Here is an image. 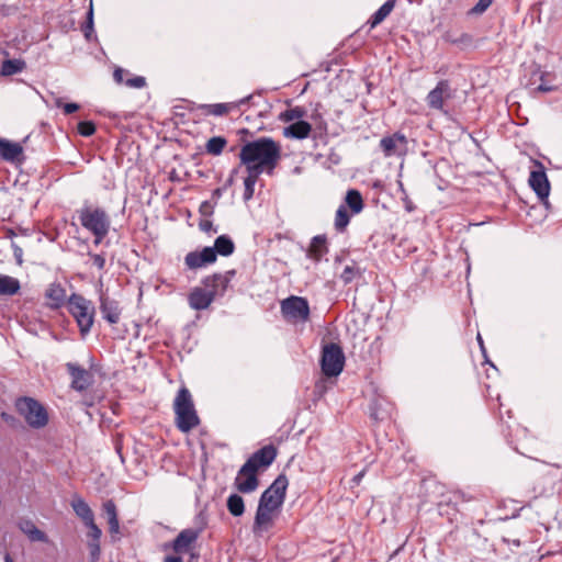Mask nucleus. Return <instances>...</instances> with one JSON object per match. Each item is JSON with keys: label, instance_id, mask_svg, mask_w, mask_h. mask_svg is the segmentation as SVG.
I'll use <instances>...</instances> for the list:
<instances>
[{"label": "nucleus", "instance_id": "nucleus-59", "mask_svg": "<svg viewBox=\"0 0 562 562\" xmlns=\"http://www.w3.org/2000/svg\"><path fill=\"white\" fill-rule=\"evenodd\" d=\"M162 562H184V561H183V558L181 555H177V554L171 553V554H167L164 558Z\"/></svg>", "mask_w": 562, "mask_h": 562}, {"label": "nucleus", "instance_id": "nucleus-35", "mask_svg": "<svg viewBox=\"0 0 562 562\" xmlns=\"http://www.w3.org/2000/svg\"><path fill=\"white\" fill-rule=\"evenodd\" d=\"M226 144H227V142L223 136H214L207 140V143L205 145V149H206L207 154L217 156V155L222 154Z\"/></svg>", "mask_w": 562, "mask_h": 562}, {"label": "nucleus", "instance_id": "nucleus-36", "mask_svg": "<svg viewBox=\"0 0 562 562\" xmlns=\"http://www.w3.org/2000/svg\"><path fill=\"white\" fill-rule=\"evenodd\" d=\"M350 222V216L345 206H339L335 216V227L338 232H342Z\"/></svg>", "mask_w": 562, "mask_h": 562}, {"label": "nucleus", "instance_id": "nucleus-49", "mask_svg": "<svg viewBox=\"0 0 562 562\" xmlns=\"http://www.w3.org/2000/svg\"><path fill=\"white\" fill-rule=\"evenodd\" d=\"M91 562H95L100 558V541H90L89 544Z\"/></svg>", "mask_w": 562, "mask_h": 562}, {"label": "nucleus", "instance_id": "nucleus-58", "mask_svg": "<svg viewBox=\"0 0 562 562\" xmlns=\"http://www.w3.org/2000/svg\"><path fill=\"white\" fill-rule=\"evenodd\" d=\"M456 38H458V36L451 32V31H447L443 35H442V40L447 43H450V44H453L457 42Z\"/></svg>", "mask_w": 562, "mask_h": 562}, {"label": "nucleus", "instance_id": "nucleus-51", "mask_svg": "<svg viewBox=\"0 0 562 562\" xmlns=\"http://www.w3.org/2000/svg\"><path fill=\"white\" fill-rule=\"evenodd\" d=\"M214 212V203L211 201H204L200 205V213L203 216H211Z\"/></svg>", "mask_w": 562, "mask_h": 562}, {"label": "nucleus", "instance_id": "nucleus-20", "mask_svg": "<svg viewBox=\"0 0 562 562\" xmlns=\"http://www.w3.org/2000/svg\"><path fill=\"white\" fill-rule=\"evenodd\" d=\"M328 252L327 238L325 235H316L312 238L306 256L315 262H319Z\"/></svg>", "mask_w": 562, "mask_h": 562}, {"label": "nucleus", "instance_id": "nucleus-26", "mask_svg": "<svg viewBox=\"0 0 562 562\" xmlns=\"http://www.w3.org/2000/svg\"><path fill=\"white\" fill-rule=\"evenodd\" d=\"M252 457L257 460L258 464L266 468L274 461L277 457V449L272 445H267L254 452Z\"/></svg>", "mask_w": 562, "mask_h": 562}, {"label": "nucleus", "instance_id": "nucleus-21", "mask_svg": "<svg viewBox=\"0 0 562 562\" xmlns=\"http://www.w3.org/2000/svg\"><path fill=\"white\" fill-rule=\"evenodd\" d=\"M312 125L306 121H296L283 128V136L291 139H305L310 136Z\"/></svg>", "mask_w": 562, "mask_h": 562}, {"label": "nucleus", "instance_id": "nucleus-22", "mask_svg": "<svg viewBox=\"0 0 562 562\" xmlns=\"http://www.w3.org/2000/svg\"><path fill=\"white\" fill-rule=\"evenodd\" d=\"M272 513L273 510L271 509L257 507L254 521V532L256 535H261L262 531H267L269 529L272 525Z\"/></svg>", "mask_w": 562, "mask_h": 562}, {"label": "nucleus", "instance_id": "nucleus-12", "mask_svg": "<svg viewBox=\"0 0 562 562\" xmlns=\"http://www.w3.org/2000/svg\"><path fill=\"white\" fill-rule=\"evenodd\" d=\"M535 169L530 171L528 183L538 199L549 198L550 182L547 177L546 168L539 160H533Z\"/></svg>", "mask_w": 562, "mask_h": 562}, {"label": "nucleus", "instance_id": "nucleus-25", "mask_svg": "<svg viewBox=\"0 0 562 562\" xmlns=\"http://www.w3.org/2000/svg\"><path fill=\"white\" fill-rule=\"evenodd\" d=\"M198 109L202 111L204 115L223 116L232 110H235V104L227 103H214V104H199Z\"/></svg>", "mask_w": 562, "mask_h": 562}, {"label": "nucleus", "instance_id": "nucleus-56", "mask_svg": "<svg viewBox=\"0 0 562 562\" xmlns=\"http://www.w3.org/2000/svg\"><path fill=\"white\" fill-rule=\"evenodd\" d=\"M540 79H541V83L536 88L537 91H540V92H550L552 91L554 88L552 86H549L544 82L543 80V74L541 72L540 74Z\"/></svg>", "mask_w": 562, "mask_h": 562}, {"label": "nucleus", "instance_id": "nucleus-2", "mask_svg": "<svg viewBox=\"0 0 562 562\" xmlns=\"http://www.w3.org/2000/svg\"><path fill=\"white\" fill-rule=\"evenodd\" d=\"M176 426L181 432H189L200 424L192 395L187 387H181L173 401Z\"/></svg>", "mask_w": 562, "mask_h": 562}, {"label": "nucleus", "instance_id": "nucleus-61", "mask_svg": "<svg viewBox=\"0 0 562 562\" xmlns=\"http://www.w3.org/2000/svg\"><path fill=\"white\" fill-rule=\"evenodd\" d=\"M251 99H252V95L249 94V95H247L245 98L239 99L238 101L231 102V103L235 104V109H237V108H239V106H241L244 104H247Z\"/></svg>", "mask_w": 562, "mask_h": 562}, {"label": "nucleus", "instance_id": "nucleus-63", "mask_svg": "<svg viewBox=\"0 0 562 562\" xmlns=\"http://www.w3.org/2000/svg\"><path fill=\"white\" fill-rule=\"evenodd\" d=\"M222 194H223V189L217 188V189H215V190L213 191V193H212V198H213L214 200H218V199L222 196Z\"/></svg>", "mask_w": 562, "mask_h": 562}, {"label": "nucleus", "instance_id": "nucleus-6", "mask_svg": "<svg viewBox=\"0 0 562 562\" xmlns=\"http://www.w3.org/2000/svg\"><path fill=\"white\" fill-rule=\"evenodd\" d=\"M16 408L33 428H42L48 422L46 409L34 398L23 397L18 400Z\"/></svg>", "mask_w": 562, "mask_h": 562}, {"label": "nucleus", "instance_id": "nucleus-33", "mask_svg": "<svg viewBox=\"0 0 562 562\" xmlns=\"http://www.w3.org/2000/svg\"><path fill=\"white\" fill-rule=\"evenodd\" d=\"M346 203L353 213H359L363 209V200L358 190L351 189L346 194Z\"/></svg>", "mask_w": 562, "mask_h": 562}, {"label": "nucleus", "instance_id": "nucleus-46", "mask_svg": "<svg viewBox=\"0 0 562 562\" xmlns=\"http://www.w3.org/2000/svg\"><path fill=\"white\" fill-rule=\"evenodd\" d=\"M56 106L63 108L65 114H72L79 110V104L75 102L63 103L61 99H56Z\"/></svg>", "mask_w": 562, "mask_h": 562}, {"label": "nucleus", "instance_id": "nucleus-7", "mask_svg": "<svg viewBox=\"0 0 562 562\" xmlns=\"http://www.w3.org/2000/svg\"><path fill=\"white\" fill-rule=\"evenodd\" d=\"M200 533L201 530L198 528H186L181 530L171 542L164 543L162 550H171L173 554L181 557L183 554H190L191 559H194L196 555L192 553V550L195 547Z\"/></svg>", "mask_w": 562, "mask_h": 562}, {"label": "nucleus", "instance_id": "nucleus-27", "mask_svg": "<svg viewBox=\"0 0 562 562\" xmlns=\"http://www.w3.org/2000/svg\"><path fill=\"white\" fill-rule=\"evenodd\" d=\"M235 486L240 493H251L258 487L257 475H241L237 474L235 479Z\"/></svg>", "mask_w": 562, "mask_h": 562}, {"label": "nucleus", "instance_id": "nucleus-9", "mask_svg": "<svg viewBox=\"0 0 562 562\" xmlns=\"http://www.w3.org/2000/svg\"><path fill=\"white\" fill-rule=\"evenodd\" d=\"M283 317L292 322H306L310 317V305L306 299L290 296L281 302Z\"/></svg>", "mask_w": 562, "mask_h": 562}, {"label": "nucleus", "instance_id": "nucleus-38", "mask_svg": "<svg viewBox=\"0 0 562 562\" xmlns=\"http://www.w3.org/2000/svg\"><path fill=\"white\" fill-rule=\"evenodd\" d=\"M360 274L361 271L355 263L347 265L340 274V279L344 282V284H349Z\"/></svg>", "mask_w": 562, "mask_h": 562}, {"label": "nucleus", "instance_id": "nucleus-39", "mask_svg": "<svg viewBox=\"0 0 562 562\" xmlns=\"http://www.w3.org/2000/svg\"><path fill=\"white\" fill-rule=\"evenodd\" d=\"M261 468V464L257 463V460L252 457V454L247 459V461L239 469V474L241 475H257V471Z\"/></svg>", "mask_w": 562, "mask_h": 562}, {"label": "nucleus", "instance_id": "nucleus-1", "mask_svg": "<svg viewBox=\"0 0 562 562\" xmlns=\"http://www.w3.org/2000/svg\"><path fill=\"white\" fill-rule=\"evenodd\" d=\"M281 158V147L270 137L247 142L240 149L239 159L246 169L256 168L271 175Z\"/></svg>", "mask_w": 562, "mask_h": 562}, {"label": "nucleus", "instance_id": "nucleus-47", "mask_svg": "<svg viewBox=\"0 0 562 562\" xmlns=\"http://www.w3.org/2000/svg\"><path fill=\"white\" fill-rule=\"evenodd\" d=\"M124 83L130 88L140 89L146 86V79L142 76H135L133 78L127 79Z\"/></svg>", "mask_w": 562, "mask_h": 562}, {"label": "nucleus", "instance_id": "nucleus-40", "mask_svg": "<svg viewBox=\"0 0 562 562\" xmlns=\"http://www.w3.org/2000/svg\"><path fill=\"white\" fill-rule=\"evenodd\" d=\"M261 468V464L257 463V460L252 457V454L247 459V461L239 469V474L241 475H257V471Z\"/></svg>", "mask_w": 562, "mask_h": 562}, {"label": "nucleus", "instance_id": "nucleus-23", "mask_svg": "<svg viewBox=\"0 0 562 562\" xmlns=\"http://www.w3.org/2000/svg\"><path fill=\"white\" fill-rule=\"evenodd\" d=\"M71 508L75 514L83 521V524L91 522L94 519V515L89 504L80 496H75L71 499Z\"/></svg>", "mask_w": 562, "mask_h": 562}, {"label": "nucleus", "instance_id": "nucleus-64", "mask_svg": "<svg viewBox=\"0 0 562 562\" xmlns=\"http://www.w3.org/2000/svg\"><path fill=\"white\" fill-rule=\"evenodd\" d=\"M539 200L542 202V204L544 205V207H546L547 210H549V209H550V206H551V205H550V202H549L548 198H546V199H539Z\"/></svg>", "mask_w": 562, "mask_h": 562}, {"label": "nucleus", "instance_id": "nucleus-45", "mask_svg": "<svg viewBox=\"0 0 562 562\" xmlns=\"http://www.w3.org/2000/svg\"><path fill=\"white\" fill-rule=\"evenodd\" d=\"M85 526L89 529L88 536L91 538V541H100L102 531L95 525L94 519L91 522L85 524Z\"/></svg>", "mask_w": 562, "mask_h": 562}, {"label": "nucleus", "instance_id": "nucleus-13", "mask_svg": "<svg viewBox=\"0 0 562 562\" xmlns=\"http://www.w3.org/2000/svg\"><path fill=\"white\" fill-rule=\"evenodd\" d=\"M407 137L396 132L390 136H385L380 140V147L385 157H402L407 153Z\"/></svg>", "mask_w": 562, "mask_h": 562}, {"label": "nucleus", "instance_id": "nucleus-3", "mask_svg": "<svg viewBox=\"0 0 562 562\" xmlns=\"http://www.w3.org/2000/svg\"><path fill=\"white\" fill-rule=\"evenodd\" d=\"M81 225L92 233L94 236V245H99L108 235L110 229V220L104 210L97 209H82L79 213Z\"/></svg>", "mask_w": 562, "mask_h": 562}, {"label": "nucleus", "instance_id": "nucleus-31", "mask_svg": "<svg viewBox=\"0 0 562 562\" xmlns=\"http://www.w3.org/2000/svg\"><path fill=\"white\" fill-rule=\"evenodd\" d=\"M247 177L244 179V200L248 201L252 198L255 192V186L258 180V177L261 175L260 170L258 171L256 168L247 169Z\"/></svg>", "mask_w": 562, "mask_h": 562}, {"label": "nucleus", "instance_id": "nucleus-10", "mask_svg": "<svg viewBox=\"0 0 562 562\" xmlns=\"http://www.w3.org/2000/svg\"><path fill=\"white\" fill-rule=\"evenodd\" d=\"M453 91L448 80H440L436 87L430 90L426 97V103L429 109L440 111L443 114H448L445 109V101L451 99Z\"/></svg>", "mask_w": 562, "mask_h": 562}, {"label": "nucleus", "instance_id": "nucleus-32", "mask_svg": "<svg viewBox=\"0 0 562 562\" xmlns=\"http://www.w3.org/2000/svg\"><path fill=\"white\" fill-rule=\"evenodd\" d=\"M226 506L231 515L239 517L245 513V503L240 495L231 494L227 498Z\"/></svg>", "mask_w": 562, "mask_h": 562}, {"label": "nucleus", "instance_id": "nucleus-29", "mask_svg": "<svg viewBox=\"0 0 562 562\" xmlns=\"http://www.w3.org/2000/svg\"><path fill=\"white\" fill-rule=\"evenodd\" d=\"M396 0H386L370 18L371 27H375L392 12Z\"/></svg>", "mask_w": 562, "mask_h": 562}, {"label": "nucleus", "instance_id": "nucleus-19", "mask_svg": "<svg viewBox=\"0 0 562 562\" xmlns=\"http://www.w3.org/2000/svg\"><path fill=\"white\" fill-rule=\"evenodd\" d=\"M23 155V147L4 138H0V158L9 162L20 161Z\"/></svg>", "mask_w": 562, "mask_h": 562}, {"label": "nucleus", "instance_id": "nucleus-16", "mask_svg": "<svg viewBox=\"0 0 562 562\" xmlns=\"http://www.w3.org/2000/svg\"><path fill=\"white\" fill-rule=\"evenodd\" d=\"M100 312L109 324L113 325L120 322L121 308L119 302L104 293L100 294Z\"/></svg>", "mask_w": 562, "mask_h": 562}, {"label": "nucleus", "instance_id": "nucleus-53", "mask_svg": "<svg viewBox=\"0 0 562 562\" xmlns=\"http://www.w3.org/2000/svg\"><path fill=\"white\" fill-rule=\"evenodd\" d=\"M91 258H92V262L93 265L99 269V270H103L104 267H105V258L102 256V255H99V254H93V255H90Z\"/></svg>", "mask_w": 562, "mask_h": 562}, {"label": "nucleus", "instance_id": "nucleus-44", "mask_svg": "<svg viewBox=\"0 0 562 562\" xmlns=\"http://www.w3.org/2000/svg\"><path fill=\"white\" fill-rule=\"evenodd\" d=\"M103 510L104 514L106 515L108 522L119 518L116 505L112 499H108L106 502L103 503Z\"/></svg>", "mask_w": 562, "mask_h": 562}, {"label": "nucleus", "instance_id": "nucleus-60", "mask_svg": "<svg viewBox=\"0 0 562 562\" xmlns=\"http://www.w3.org/2000/svg\"><path fill=\"white\" fill-rule=\"evenodd\" d=\"M199 226H200V229L205 233H209L210 231L213 229V223L211 221H201Z\"/></svg>", "mask_w": 562, "mask_h": 562}, {"label": "nucleus", "instance_id": "nucleus-50", "mask_svg": "<svg viewBox=\"0 0 562 562\" xmlns=\"http://www.w3.org/2000/svg\"><path fill=\"white\" fill-rule=\"evenodd\" d=\"M379 402H374L371 406H370V416L374 419V420H383L386 416V413L385 412H381L380 408H379Z\"/></svg>", "mask_w": 562, "mask_h": 562}, {"label": "nucleus", "instance_id": "nucleus-28", "mask_svg": "<svg viewBox=\"0 0 562 562\" xmlns=\"http://www.w3.org/2000/svg\"><path fill=\"white\" fill-rule=\"evenodd\" d=\"M26 64L23 59L13 58L4 59L1 64L0 74L1 76L8 77L23 71Z\"/></svg>", "mask_w": 562, "mask_h": 562}, {"label": "nucleus", "instance_id": "nucleus-11", "mask_svg": "<svg viewBox=\"0 0 562 562\" xmlns=\"http://www.w3.org/2000/svg\"><path fill=\"white\" fill-rule=\"evenodd\" d=\"M235 276L236 271L234 269L227 270L224 273H214L205 277L202 280V284L211 292L214 299L222 297L229 288Z\"/></svg>", "mask_w": 562, "mask_h": 562}, {"label": "nucleus", "instance_id": "nucleus-48", "mask_svg": "<svg viewBox=\"0 0 562 562\" xmlns=\"http://www.w3.org/2000/svg\"><path fill=\"white\" fill-rule=\"evenodd\" d=\"M454 45H458L462 48L469 47L473 44V37L469 33H461L458 35V38H456Z\"/></svg>", "mask_w": 562, "mask_h": 562}, {"label": "nucleus", "instance_id": "nucleus-14", "mask_svg": "<svg viewBox=\"0 0 562 562\" xmlns=\"http://www.w3.org/2000/svg\"><path fill=\"white\" fill-rule=\"evenodd\" d=\"M66 368L71 376V389L82 392L91 385L92 375L88 370L72 362H68Z\"/></svg>", "mask_w": 562, "mask_h": 562}, {"label": "nucleus", "instance_id": "nucleus-41", "mask_svg": "<svg viewBox=\"0 0 562 562\" xmlns=\"http://www.w3.org/2000/svg\"><path fill=\"white\" fill-rule=\"evenodd\" d=\"M65 295V290L59 284H52L46 292V296L58 304L64 301Z\"/></svg>", "mask_w": 562, "mask_h": 562}, {"label": "nucleus", "instance_id": "nucleus-55", "mask_svg": "<svg viewBox=\"0 0 562 562\" xmlns=\"http://www.w3.org/2000/svg\"><path fill=\"white\" fill-rule=\"evenodd\" d=\"M109 524V531L112 536L117 535L120 532V522L119 518L115 520H111Z\"/></svg>", "mask_w": 562, "mask_h": 562}, {"label": "nucleus", "instance_id": "nucleus-5", "mask_svg": "<svg viewBox=\"0 0 562 562\" xmlns=\"http://www.w3.org/2000/svg\"><path fill=\"white\" fill-rule=\"evenodd\" d=\"M345 360L344 351L338 344L329 342L323 346L321 367L326 376L339 375L344 370Z\"/></svg>", "mask_w": 562, "mask_h": 562}, {"label": "nucleus", "instance_id": "nucleus-57", "mask_svg": "<svg viewBox=\"0 0 562 562\" xmlns=\"http://www.w3.org/2000/svg\"><path fill=\"white\" fill-rule=\"evenodd\" d=\"M125 74L126 71L124 69L116 68L113 72V78L117 83H124L125 81L123 80V77Z\"/></svg>", "mask_w": 562, "mask_h": 562}, {"label": "nucleus", "instance_id": "nucleus-42", "mask_svg": "<svg viewBox=\"0 0 562 562\" xmlns=\"http://www.w3.org/2000/svg\"><path fill=\"white\" fill-rule=\"evenodd\" d=\"M493 0H479L474 7L468 11L469 16H477L483 14L492 4Z\"/></svg>", "mask_w": 562, "mask_h": 562}, {"label": "nucleus", "instance_id": "nucleus-37", "mask_svg": "<svg viewBox=\"0 0 562 562\" xmlns=\"http://www.w3.org/2000/svg\"><path fill=\"white\" fill-rule=\"evenodd\" d=\"M82 31H83V35H85L87 41H92V38H95L92 2L90 3V8H89V10L87 12V21H86V24L82 27Z\"/></svg>", "mask_w": 562, "mask_h": 562}, {"label": "nucleus", "instance_id": "nucleus-43", "mask_svg": "<svg viewBox=\"0 0 562 562\" xmlns=\"http://www.w3.org/2000/svg\"><path fill=\"white\" fill-rule=\"evenodd\" d=\"M78 133L81 136L89 137L95 133V125L91 121H81L78 123Z\"/></svg>", "mask_w": 562, "mask_h": 562}, {"label": "nucleus", "instance_id": "nucleus-30", "mask_svg": "<svg viewBox=\"0 0 562 562\" xmlns=\"http://www.w3.org/2000/svg\"><path fill=\"white\" fill-rule=\"evenodd\" d=\"M20 282L18 279L0 274V295H14L20 290Z\"/></svg>", "mask_w": 562, "mask_h": 562}, {"label": "nucleus", "instance_id": "nucleus-34", "mask_svg": "<svg viewBox=\"0 0 562 562\" xmlns=\"http://www.w3.org/2000/svg\"><path fill=\"white\" fill-rule=\"evenodd\" d=\"M305 115V110L301 106L290 108L279 114V120L281 122H296L303 121V116Z\"/></svg>", "mask_w": 562, "mask_h": 562}, {"label": "nucleus", "instance_id": "nucleus-4", "mask_svg": "<svg viewBox=\"0 0 562 562\" xmlns=\"http://www.w3.org/2000/svg\"><path fill=\"white\" fill-rule=\"evenodd\" d=\"M68 311L76 319L81 336H87L94 321V307L91 301L80 294L74 293L68 300Z\"/></svg>", "mask_w": 562, "mask_h": 562}, {"label": "nucleus", "instance_id": "nucleus-24", "mask_svg": "<svg viewBox=\"0 0 562 562\" xmlns=\"http://www.w3.org/2000/svg\"><path fill=\"white\" fill-rule=\"evenodd\" d=\"M211 249L215 252V259L217 255L227 257L231 256L235 250V245L233 239L228 235H220L215 241L214 246Z\"/></svg>", "mask_w": 562, "mask_h": 562}, {"label": "nucleus", "instance_id": "nucleus-54", "mask_svg": "<svg viewBox=\"0 0 562 562\" xmlns=\"http://www.w3.org/2000/svg\"><path fill=\"white\" fill-rule=\"evenodd\" d=\"M476 340H477V342H479V346H480V349H481V351H482V355H483V356H484V358H485V362H486V363H490L494 369H496V368H495V366H494L492 362H490V360L487 359L486 349H485V346H484V342H483V339H482V336H481V334H480V333H479V334H477V336H476Z\"/></svg>", "mask_w": 562, "mask_h": 562}, {"label": "nucleus", "instance_id": "nucleus-8", "mask_svg": "<svg viewBox=\"0 0 562 562\" xmlns=\"http://www.w3.org/2000/svg\"><path fill=\"white\" fill-rule=\"evenodd\" d=\"M288 484L289 482L286 476L280 474L261 494L258 507L268 508L273 512L279 509L284 502Z\"/></svg>", "mask_w": 562, "mask_h": 562}, {"label": "nucleus", "instance_id": "nucleus-17", "mask_svg": "<svg viewBox=\"0 0 562 562\" xmlns=\"http://www.w3.org/2000/svg\"><path fill=\"white\" fill-rule=\"evenodd\" d=\"M214 300L215 299L205 286L194 288L188 296L190 307L195 311L206 310Z\"/></svg>", "mask_w": 562, "mask_h": 562}, {"label": "nucleus", "instance_id": "nucleus-15", "mask_svg": "<svg viewBox=\"0 0 562 562\" xmlns=\"http://www.w3.org/2000/svg\"><path fill=\"white\" fill-rule=\"evenodd\" d=\"M215 262V252L211 247H204L201 251H190L184 257V263L189 269H199Z\"/></svg>", "mask_w": 562, "mask_h": 562}, {"label": "nucleus", "instance_id": "nucleus-52", "mask_svg": "<svg viewBox=\"0 0 562 562\" xmlns=\"http://www.w3.org/2000/svg\"><path fill=\"white\" fill-rule=\"evenodd\" d=\"M14 259L19 266L23 263V249L15 243L11 244Z\"/></svg>", "mask_w": 562, "mask_h": 562}, {"label": "nucleus", "instance_id": "nucleus-18", "mask_svg": "<svg viewBox=\"0 0 562 562\" xmlns=\"http://www.w3.org/2000/svg\"><path fill=\"white\" fill-rule=\"evenodd\" d=\"M18 527L30 539V541L48 542L47 535L40 530L30 518H20Z\"/></svg>", "mask_w": 562, "mask_h": 562}, {"label": "nucleus", "instance_id": "nucleus-62", "mask_svg": "<svg viewBox=\"0 0 562 562\" xmlns=\"http://www.w3.org/2000/svg\"><path fill=\"white\" fill-rule=\"evenodd\" d=\"M363 475H364V470H362V471H360L358 474H356V475L352 477V482H353L356 485H358V484L361 482V480H362Z\"/></svg>", "mask_w": 562, "mask_h": 562}]
</instances>
